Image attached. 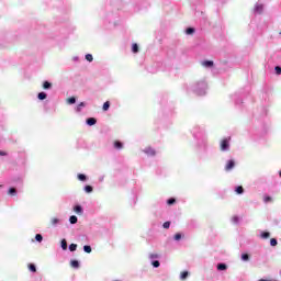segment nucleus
Here are the masks:
<instances>
[{"instance_id": "obj_14", "label": "nucleus", "mask_w": 281, "mask_h": 281, "mask_svg": "<svg viewBox=\"0 0 281 281\" xmlns=\"http://www.w3.org/2000/svg\"><path fill=\"white\" fill-rule=\"evenodd\" d=\"M85 106H87V103L80 102V103L78 104V106H77L78 113H80V111H82V108H85Z\"/></svg>"}, {"instance_id": "obj_39", "label": "nucleus", "mask_w": 281, "mask_h": 281, "mask_svg": "<svg viewBox=\"0 0 281 281\" xmlns=\"http://www.w3.org/2000/svg\"><path fill=\"white\" fill-rule=\"evenodd\" d=\"M149 258H151V259L159 258V255H157V254H151V255H149Z\"/></svg>"}, {"instance_id": "obj_32", "label": "nucleus", "mask_w": 281, "mask_h": 281, "mask_svg": "<svg viewBox=\"0 0 281 281\" xmlns=\"http://www.w3.org/2000/svg\"><path fill=\"white\" fill-rule=\"evenodd\" d=\"M274 71H276L277 76H281V67L280 66L274 67Z\"/></svg>"}, {"instance_id": "obj_42", "label": "nucleus", "mask_w": 281, "mask_h": 281, "mask_svg": "<svg viewBox=\"0 0 281 281\" xmlns=\"http://www.w3.org/2000/svg\"><path fill=\"white\" fill-rule=\"evenodd\" d=\"M151 155H155V150H151Z\"/></svg>"}, {"instance_id": "obj_38", "label": "nucleus", "mask_w": 281, "mask_h": 281, "mask_svg": "<svg viewBox=\"0 0 281 281\" xmlns=\"http://www.w3.org/2000/svg\"><path fill=\"white\" fill-rule=\"evenodd\" d=\"M181 238V233L175 235V240H179Z\"/></svg>"}, {"instance_id": "obj_11", "label": "nucleus", "mask_w": 281, "mask_h": 281, "mask_svg": "<svg viewBox=\"0 0 281 281\" xmlns=\"http://www.w3.org/2000/svg\"><path fill=\"white\" fill-rule=\"evenodd\" d=\"M103 111H109V109H111V102L106 101L103 103Z\"/></svg>"}, {"instance_id": "obj_24", "label": "nucleus", "mask_w": 281, "mask_h": 281, "mask_svg": "<svg viewBox=\"0 0 281 281\" xmlns=\"http://www.w3.org/2000/svg\"><path fill=\"white\" fill-rule=\"evenodd\" d=\"M78 179L79 181H87V176H85L83 173H79Z\"/></svg>"}, {"instance_id": "obj_6", "label": "nucleus", "mask_w": 281, "mask_h": 281, "mask_svg": "<svg viewBox=\"0 0 281 281\" xmlns=\"http://www.w3.org/2000/svg\"><path fill=\"white\" fill-rule=\"evenodd\" d=\"M217 270H218V271H225V270H227V265H225V263H218V265H217Z\"/></svg>"}, {"instance_id": "obj_12", "label": "nucleus", "mask_w": 281, "mask_h": 281, "mask_svg": "<svg viewBox=\"0 0 281 281\" xmlns=\"http://www.w3.org/2000/svg\"><path fill=\"white\" fill-rule=\"evenodd\" d=\"M8 194H10L11 196H16V189L15 188H10L8 191Z\"/></svg>"}, {"instance_id": "obj_4", "label": "nucleus", "mask_w": 281, "mask_h": 281, "mask_svg": "<svg viewBox=\"0 0 281 281\" xmlns=\"http://www.w3.org/2000/svg\"><path fill=\"white\" fill-rule=\"evenodd\" d=\"M203 67H214V61L212 60H204L202 63Z\"/></svg>"}, {"instance_id": "obj_37", "label": "nucleus", "mask_w": 281, "mask_h": 281, "mask_svg": "<svg viewBox=\"0 0 281 281\" xmlns=\"http://www.w3.org/2000/svg\"><path fill=\"white\" fill-rule=\"evenodd\" d=\"M159 265H160V263H159L158 260H156V261L153 262V267H155L156 269L159 267Z\"/></svg>"}, {"instance_id": "obj_30", "label": "nucleus", "mask_w": 281, "mask_h": 281, "mask_svg": "<svg viewBox=\"0 0 281 281\" xmlns=\"http://www.w3.org/2000/svg\"><path fill=\"white\" fill-rule=\"evenodd\" d=\"M61 249L67 250V240L66 239L61 240Z\"/></svg>"}, {"instance_id": "obj_41", "label": "nucleus", "mask_w": 281, "mask_h": 281, "mask_svg": "<svg viewBox=\"0 0 281 281\" xmlns=\"http://www.w3.org/2000/svg\"><path fill=\"white\" fill-rule=\"evenodd\" d=\"M238 221H239L238 216H234V217H233V222H234V223H238Z\"/></svg>"}, {"instance_id": "obj_22", "label": "nucleus", "mask_w": 281, "mask_h": 281, "mask_svg": "<svg viewBox=\"0 0 281 281\" xmlns=\"http://www.w3.org/2000/svg\"><path fill=\"white\" fill-rule=\"evenodd\" d=\"M270 245H271V247H276L278 245V239L277 238H271L270 239Z\"/></svg>"}, {"instance_id": "obj_17", "label": "nucleus", "mask_w": 281, "mask_h": 281, "mask_svg": "<svg viewBox=\"0 0 281 281\" xmlns=\"http://www.w3.org/2000/svg\"><path fill=\"white\" fill-rule=\"evenodd\" d=\"M132 52H133L134 54H137V52H139V46H138L137 44H133V46H132Z\"/></svg>"}, {"instance_id": "obj_1", "label": "nucleus", "mask_w": 281, "mask_h": 281, "mask_svg": "<svg viewBox=\"0 0 281 281\" xmlns=\"http://www.w3.org/2000/svg\"><path fill=\"white\" fill-rule=\"evenodd\" d=\"M60 223V220L58 217H53L48 224V227H56Z\"/></svg>"}, {"instance_id": "obj_28", "label": "nucleus", "mask_w": 281, "mask_h": 281, "mask_svg": "<svg viewBox=\"0 0 281 281\" xmlns=\"http://www.w3.org/2000/svg\"><path fill=\"white\" fill-rule=\"evenodd\" d=\"M76 249H78V245H76V244H70L69 250H70V251H76Z\"/></svg>"}, {"instance_id": "obj_5", "label": "nucleus", "mask_w": 281, "mask_h": 281, "mask_svg": "<svg viewBox=\"0 0 281 281\" xmlns=\"http://www.w3.org/2000/svg\"><path fill=\"white\" fill-rule=\"evenodd\" d=\"M69 222L71 225H76V223H78V217L76 215H71Z\"/></svg>"}, {"instance_id": "obj_2", "label": "nucleus", "mask_w": 281, "mask_h": 281, "mask_svg": "<svg viewBox=\"0 0 281 281\" xmlns=\"http://www.w3.org/2000/svg\"><path fill=\"white\" fill-rule=\"evenodd\" d=\"M86 122L88 126H95V124H98V120H95V117H89Z\"/></svg>"}, {"instance_id": "obj_25", "label": "nucleus", "mask_w": 281, "mask_h": 281, "mask_svg": "<svg viewBox=\"0 0 281 281\" xmlns=\"http://www.w3.org/2000/svg\"><path fill=\"white\" fill-rule=\"evenodd\" d=\"M85 191L88 192V194H89V193L93 192V187H91V186H86V187H85Z\"/></svg>"}, {"instance_id": "obj_19", "label": "nucleus", "mask_w": 281, "mask_h": 281, "mask_svg": "<svg viewBox=\"0 0 281 281\" xmlns=\"http://www.w3.org/2000/svg\"><path fill=\"white\" fill-rule=\"evenodd\" d=\"M68 104H76V97H70L67 99Z\"/></svg>"}, {"instance_id": "obj_9", "label": "nucleus", "mask_w": 281, "mask_h": 281, "mask_svg": "<svg viewBox=\"0 0 281 281\" xmlns=\"http://www.w3.org/2000/svg\"><path fill=\"white\" fill-rule=\"evenodd\" d=\"M37 98H38V100H46V99H47V93H45V92H40V93L37 94Z\"/></svg>"}, {"instance_id": "obj_31", "label": "nucleus", "mask_w": 281, "mask_h": 281, "mask_svg": "<svg viewBox=\"0 0 281 281\" xmlns=\"http://www.w3.org/2000/svg\"><path fill=\"white\" fill-rule=\"evenodd\" d=\"M83 251H86V254H91V246H83Z\"/></svg>"}, {"instance_id": "obj_36", "label": "nucleus", "mask_w": 281, "mask_h": 281, "mask_svg": "<svg viewBox=\"0 0 281 281\" xmlns=\"http://www.w3.org/2000/svg\"><path fill=\"white\" fill-rule=\"evenodd\" d=\"M194 33V29L193 27H188L186 31V34H193Z\"/></svg>"}, {"instance_id": "obj_43", "label": "nucleus", "mask_w": 281, "mask_h": 281, "mask_svg": "<svg viewBox=\"0 0 281 281\" xmlns=\"http://www.w3.org/2000/svg\"><path fill=\"white\" fill-rule=\"evenodd\" d=\"M223 142H227V139H223Z\"/></svg>"}, {"instance_id": "obj_21", "label": "nucleus", "mask_w": 281, "mask_h": 281, "mask_svg": "<svg viewBox=\"0 0 281 281\" xmlns=\"http://www.w3.org/2000/svg\"><path fill=\"white\" fill-rule=\"evenodd\" d=\"M86 60H88V63H93V55L87 54L86 55Z\"/></svg>"}, {"instance_id": "obj_10", "label": "nucleus", "mask_w": 281, "mask_h": 281, "mask_svg": "<svg viewBox=\"0 0 281 281\" xmlns=\"http://www.w3.org/2000/svg\"><path fill=\"white\" fill-rule=\"evenodd\" d=\"M70 265L74 269H78V267H80V263L78 262V260H71Z\"/></svg>"}, {"instance_id": "obj_13", "label": "nucleus", "mask_w": 281, "mask_h": 281, "mask_svg": "<svg viewBox=\"0 0 281 281\" xmlns=\"http://www.w3.org/2000/svg\"><path fill=\"white\" fill-rule=\"evenodd\" d=\"M74 211L76 212V214H82V206L76 205V206L74 207Z\"/></svg>"}, {"instance_id": "obj_29", "label": "nucleus", "mask_w": 281, "mask_h": 281, "mask_svg": "<svg viewBox=\"0 0 281 281\" xmlns=\"http://www.w3.org/2000/svg\"><path fill=\"white\" fill-rule=\"evenodd\" d=\"M271 234L269 232L261 233V238H269Z\"/></svg>"}, {"instance_id": "obj_3", "label": "nucleus", "mask_w": 281, "mask_h": 281, "mask_svg": "<svg viewBox=\"0 0 281 281\" xmlns=\"http://www.w3.org/2000/svg\"><path fill=\"white\" fill-rule=\"evenodd\" d=\"M234 166H236V162H234V160H229L225 166V170L229 172V170H233Z\"/></svg>"}, {"instance_id": "obj_35", "label": "nucleus", "mask_w": 281, "mask_h": 281, "mask_svg": "<svg viewBox=\"0 0 281 281\" xmlns=\"http://www.w3.org/2000/svg\"><path fill=\"white\" fill-rule=\"evenodd\" d=\"M162 227H164L165 229H170V222H165V223L162 224Z\"/></svg>"}, {"instance_id": "obj_26", "label": "nucleus", "mask_w": 281, "mask_h": 281, "mask_svg": "<svg viewBox=\"0 0 281 281\" xmlns=\"http://www.w3.org/2000/svg\"><path fill=\"white\" fill-rule=\"evenodd\" d=\"M35 240H37V243H42L43 241V235L36 234L35 235Z\"/></svg>"}, {"instance_id": "obj_27", "label": "nucleus", "mask_w": 281, "mask_h": 281, "mask_svg": "<svg viewBox=\"0 0 281 281\" xmlns=\"http://www.w3.org/2000/svg\"><path fill=\"white\" fill-rule=\"evenodd\" d=\"M168 205H175L177 203V200L175 198H171L167 201Z\"/></svg>"}, {"instance_id": "obj_40", "label": "nucleus", "mask_w": 281, "mask_h": 281, "mask_svg": "<svg viewBox=\"0 0 281 281\" xmlns=\"http://www.w3.org/2000/svg\"><path fill=\"white\" fill-rule=\"evenodd\" d=\"M8 155V153L0 150V157H5Z\"/></svg>"}, {"instance_id": "obj_16", "label": "nucleus", "mask_w": 281, "mask_h": 281, "mask_svg": "<svg viewBox=\"0 0 281 281\" xmlns=\"http://www.w3.org/2000/svg\"><path fill=\"white\" fill-rule=\"evenodd\" d=\"M29 269L32 273H36V266L34 263H29Z\"/></svg>"}, {"instance_id": "obj_18", "label": "nucleus", "mask_w": 281, "mask_h": 281, "mask_svg": "<svg viewBox=\"0 0 281 281\" xmlns=\"http://www.w3.org/2000/svg\"><path fill=\"white\" fill-rule=\"evenodd\" d=\"M43 89H52V83L49 81H44Z\"/></svg>"}, {"instance_id": "obj_23", "label": "nucleus", "mask_w": 281, "mask_h": 281, "mask_svg": "<svg viewBox=\"0 0 281 281\" xmlns=\"http://www.w3.org/2000/svg\"><path fill=\"white\" fill-rule=\"evenodd\" d=\"M188 276H189V272H188V271H183V272H181V274H180V279H181V280H186V278H188Z\"/></svg>"}, {"instance_id": "obj_34", "label": "nucleus", "mask_w": 281, "mask_h": 281, "mask_svg": "<svg viewBox=\"0 0 281 281\" xmlns=\"http://www.w3.org/2000/svg\"><path fill=\"white\" fill-rule=\"evenodd\" d=\"M241 260H244L245 262H247L249 260V256L247 254H243L241 255Z\"/></svg>"}, {"instance_id": "obj_7", "label": "nucleus", "mask_w": 281, "mask_h": 281, "mask_svg": "<svg viewBox=\"0 0 281 281\" xmlns=\"http://www.w3.org/2000/svg\"><path fill=\"white\" fill-rule=\"evenodd\" d=\"M227 148H229V143L228 142H223L221 144V150H227Z\"/></svg>"}, {"instance_id": "obj_33", "label": "nucleus", "mask_w": 281, "mask_h": 281, "mask_svg": "<svg viewBox=\"0 0 281 281\" xmlns=\"http://www.w3.org/2000/svg\"><path fill=\"white\" fill-rule=\"evenodd\" d=\"M263 201H265V203H269V202L273 201V199L271 196H269V195H266L263 198Z\"/></svg>"}, {"instance_id": "obj_15", "label": "nucleus", "mask_w": 281, "mask_h": 281, "mask_svg": "<svg viewBox=\"0 0 281 281\" xmlns=\"http://www.w3.org/2000/svg\"><path fill=\"white\" fill-rule=\"evenodd\" d=\"M235 192L237 194H243V192H245V189L243 188V186H239V187L236 188Z\"/></svg>"}, {"instance_id": "obj_20", "label": "nucleus", "mask_w": 281, "mask_h": 281, "mask_svg": "<svg viewBox=\"0 0 281 281\" xmlns=\"http://www.w3.org/2000/svg\"><path fill=\"white\" fill-rule=\"evenodd\" d=\"M114 148H116V150H121V148H123L122 143L115 142V143H114Z\"/></svg>"}, {"instance_id": "obj_8", "label": "nucleus", "mask_w": 281, "mask_h": 281, "mask_svg": "<svg viewBox=\"0 0 281 281\" xmlns=\"http://www.w3.org/2000/svg\"><path fill=\"white\" fill-rule=\"evenodd\" d=\"M263 7L262 4H257L255 8V11L258 12V14H262Z\"/></svg>"}]
</instances>
